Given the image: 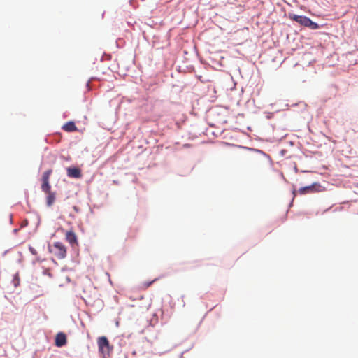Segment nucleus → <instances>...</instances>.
Masks as SVG:
<instances>
[{
	"mask_svg": "<svg viewBox=\"0 0 358 358\" xmlns=\"http://www.w3.org/2000/svg\"><path fill=\"white\" fill-rule=\"evenodd\" d=\"M50 189H51V185H50L49 181H42L41 189L43 192H44L45 193L52 192L50 191Z\"/></svg>",
	"mask_w": 358,
	"mask_h": 358,
	"instance_id": "9b49d317",
	"label": "nucleus"
},
{
	"mask_svg": "<svg viewBox=\"0 0 358 358\" xmlns=\"http://www.w3.org/2000/svg\"><path fill=\"white\" fill-rule=\"evenodd\" d=\"M14 287H17L20 285V277H19V273L17 272L13 275V280H12Z\"/></svg>",
	"mask_w": 358,
	"mask_h": 358,
	"instance_id": "f8f14e48",
	"label": "nucleus"
},
{
	"mask_svg": "<svg viewBox=\"0 0 358 358\" xmlns=\"http://www.w3.org/2000/svg\"><path fill=\"white\" fill-rule=\"evenodd\" d=\"M292 193V194L294 195V197L296 196V190L295 189H293Z\"/></svg>",
	"mask_w": 358,
	"mask_h": 358,
	"instance_id": "4be33fe9",
	"label": "nucleus"
},
{
	"mask_svg": "<svg viewBox=\"0 0 358 358\" xmlns=\"http://www.w3.org/2000/svg\"><path fill=\"white\" fill-rule=\"evenodd\" d=\"M18 255L20 258L17 260V264H21L22 262V253L21 252H18Z\"/></svg>",
	"mask_w": 358,
	"mask_h": 358,
	"instance_id": "a211bd4d",
	"label": "nucleus"
},
{
	"mask_svg": "<svg viewBox=\"0 0 358 358\" xmlns=\"http://www.w3.org/2000/svg\"><path fill=\"white\" fill-rule=\"evenodd\" d=\"M19 231V229H13V234H17V231Z\"/></svg>",
	"mask_w": 358,
	"mask_h": 358,
	"instance_id": "393cba45",
	"label": "nucleus"
},
{
	"mask_svg": "<svg viewBox=\"0 0 358 358\" xmlns=\"http://www.w3.org/2000/svg\"><path fill=\"white\" fill-rule=\"evenodd\" d=\"M67 176L71 178H80L82 177L81 169L77 166H71L66 169Z\"/></svg>",
	"mask_w": 358,
	"mask_h": 358,
	"instance_id": "39448f33",
	"label": "nucleus"
},
{
	"mask_svg": "<svg viewBox=\"0 0 358 358\" xmlns=\"http://www.w3.org/2000/svg\"><path fill=\"white\" fill-rule=\"evenodd\" d=\"M273 115V113H269L268 115H267V118L268 119H270L271 117V116Z\"/></svg>",
	"mask_w": 358,
	"mask_h": 358,
	"instance_id": "bb28decb",
	"label": "nucleus"
},
{
	"mask_svg": "<svg viewBox=\"0 0 358 358\" xmlns=\"http://www.w3.org/2000/svg\"><path fill=\"white\" fill-rule=\"evenodd\" d=\"M155 280H154L153 281H150V282H146L145 285H146L147 287H149L150 285H152V283Z\"/></svg>",
	"mask_w": 358,
	"mask_h": 358,
	"instance_id": "aec40b11",
	"label": "nucleus"
},
{
	"mask_svg": "<svg viewBox=\"0 0 358 358\" xmlns=\"http://www.w3.org/2000/svg\"><path fill=\"white\" fill-rule=\"evenodd\" d=\"M289 18L301 26L308 27L312 30L320 29L322 26L318 23L313 22L310 18L306 15H299L294 13H289Z\"/></svg>",
	"mask_w": 358,
	"mask_h": 358,
	"instance_id": "f257e3e1",
	"label": "nucleus"
},
{
	"mask_svg": "<svg viewBox=\"0 0 358 358\" xmlns=\"http://www.w3.org/2000/svg\"><path fill=\"white\" fill-rule=\"evenodd\" d=\"M99 352L103 355L106 356V348L109 346V341L107 337L103 336L98 338L97 341Z\"/></svg>",
	"mask_w": 358,
	"mask_h": 358,
	"instance_id": "20e7f679",
	"label": "nucleus"
},
{
	"mask_svg": "<svg viewBox=\"0 0 358 358\" xmlns=\"http://www.w3.org/2000/svg\"><path fill=\"white\" fill-rule=\"evenodd\" d=\"M196 76V78H197L200 81H201V82H204V81L203 80V79H202V78H203V77H202V76Z\"/></svg>",
	"mask_w": 358,
	"mask_h": 358,
	"instance_id": "412c9836",
	"label": "nucleus"
},
{
	"mask_svg": "<svg viewBox=\"0 0 358 358\" xmlns=\"http://www.w3.org/2000/svg\"><path fill=\"white\" fill-rule=\"evenodd\" d=\"M38 220L37 225H38V224H40V217H39V216H38Z\"/></svg>",
	"mask_w": 358,
	"mask_h": 358,
	"instance_id": "c85d7f7f",
	"label": "nucleus"
},
{
	"mask_svg": "<svg viewBox=\"0 0 358 358\" xmlns=\"http://www.w3.org/2000/svg\"><path fill=\"white\" fill-rule=\"evenodd\" d=\"M40 261H41V259L38 257H37L35 261H33L32 263H33V264H34L36 262H40Z\"/></svg>",
	"mask_w": 358,
	"mask_h": 358,
	"instance_id": "b1692460",
	"label": "nucleus"
},
{
	"mask_svg": "<svg viewBox=\"0 0 358 358\" xmlns=\"http://www.w3.org/2000/svg\"><path fill=\"white\" fill-rule=\"evenodd\" d=\"M8 252V250L4 251L3 253V256H5Z\"/></svg>",
	"mask_w": 358,
	"mask_h": 358,
	"instance_id": "cd10ccee",
	"label": "nucleus"
},
{
	"mask_svg": "<svg viewBox=\"0 0 358 358\" xmlns=\"http://www.w3.org/2000/svg\"><path fill=\"white\" fill-rule=\"evenodd\" d=\"M136 0H129V4L132 6H134V2Z\"/></svg>",
	"mask_w": 358,
	"mask_h": 358,
	"instance_id": "5701e85b",
	"label": "nucleus"
},
{
	"mask_svg": "<svg viewBox=\"0 0 358 358\" xmlns=\"http://www.w3.org/2000/svg\"><path fill=\"white\" fill-rule=\"evenodd\" d=\"M62 129L65 131L72 132L77 130V127L73 121H69L62 127Z\"/></svg>",
	"mask_w": 358,
	"mask_h": 358,
	"instance_id": "6e6552de",
	"label": "nucleus"
},
{
	"mask_svg": "<svg viewBox=\"0 0 358 358\" xmlns=\"http://www.w3.org/2000/svg\"><path fill=\"white\" fill-rule=\"evenodd\" d=\"M115 324H116V326H117V327H118V326H119V322H118V321H117V322H115Z\"/></svg>",
	"mask_w": 358,
	"mask_h": 358,
	"instance_id": "c756f323",
	"label": "nucleus"
},
{
	"mask_svg": "<svg viewBox=\"0 0 358 358\" xmlns=\"http://www.w3.org/2000/svg\"><path fill=\"white\" fill-rule=\"evenodd\" d=\"M10 223L13 222V215H12V214L10 215Z\"/></svg>",
	"mask_w": 358,
	"mask_h": 358,
	"instance_id": "a878e982",
	"label": "nucleus"
},
{
	"mask_svg": "<svg viewBox=\"0 0 358 358\" xmlns=\"http://www.w3.org/2000/svg\"><path fill=\"white\" fill-rule=\"evenodd\" d=\"M293 199L292 200L291 203H289V206L292 205Z\"/></svg>",
	"mask_w": 358,
	"mask_h": 358,
	"instance_id": "2f4dec72",
	"label": "nucleus"
},
{
	"mask_svg": "<svg viewBox=\"0 0 358 358\" xmlns=\"http://www.w3.org/2000/svg\"><path fill=\"white\" fill-rule=\"evenodd\" d=\"M67 342L66 336L63 332L57 334L55 340V344L57 347L61 348L66 345Z\"/></svg>",
	"mask_w": 358,
	"mask_h": 358,
	"instance_id": "423d86ee",
	"label": "nucleus"
},
{
	"mask_svg": "<svg viewBox=\"0 0 358 358\" xmlns=\"http://www.w3.org/2000/svg\"><path fill=\"white\" fill-rule=\"evenodd\" d=\"M118 345H119L120 348H121V342H120V341H119V342H118Z\"/></svg>",
	"mask_w": 358,
	"mask_h": 358,
	"instance_id": "7c9ffc66",
	"label": "nucleus"
},
{
	"mask_svg": "<svg viewBox=\"0 0 358 358\" xmlns=\"http://www.w3.org/2000/svg\"><path fill=\"white\" fill-rule=\"evenodd\" d=\"M65 236L66 241H68L72 247L78 244L77 236L73 231H66Z\"/></svg>",
	"mask_w": 358,
	"mask_h": 358,
	"instance_id": "0eeeda50",
	"label": "nucleus"
},
{
	"mask_svg": "<svg viewBox=\"0 0 358 358\" xmlns=\"http://www.w3.org/2000/svg\"><path fill=\"white\" fill-rule=\"evenodd\" d=\"M52 171L50 169L45 171L42 176V181H49V177Z\"/></svg>",
	"mask_w": 358,
	"mask_h": 358,
	"instance_id": "ddd939ff",
	"label": "nucleus"
},
{
	"mask_svg": "<svg viewBox=\"0 0 358 358\" xmlns=\"http://www.w3.org/2000/svg\"><path fill=\"white\" fill-rule=\"evenodd\" d=\"M43 274L45 275H48L49 276L50 278H52V273L48 270V269H45L43 271Z\"/></svg>",
	"mask_w": 358,
	"mask_h": 358,
	"instance_id": "f3484780",
	"label": "nucleus"
},
{
	"mask_svg": "<svg viewBox=\"0 0 358 358\" xmlns=\"http://www.w3.org/2000/svg\"><path fill=\"white\" fill-rule=\"evenodd\" d=\"M28 224H29V222H28V220H27V219H26V220H24L22 222L21 224H20V227H21V228L25 227H27Z\"/></svg>",
	"mask_w": 358,
	"mask_h": 358,
	"instance_id": "dca6fc26",
	"label": "nucleus"
},
{
	"mask_svg": "<svg viewBox=\"0 0 358 358\" xmlns=\"http://www.w3.org/2000/svg\"><path fill=\"white\" fill-rule=\"evenodd\" d=\"M53 247L55 248V250L54 251L52 248L51 245H48V249L50 252L54 253V255L59 259H64L66 257V248L65 245L57 241L55 242L53 244Z\"/></svg>",
	"mask_w": 358,
	"mask_h": 358,
	"instance_id": "f03ea898",
	"label": "nucleus"
},
{
	"mask_svg": "<svg viewBox=\"0 0 358 358\" xmlns=\"http://www.w3.org/2000/svg\"><path fill=\"white\" fill-rule=\"evenodd\" d=\"M113 345H111L110 343H109V346L108 348H106V355H110V354L113 351Z\"/></svg>",
	"mask_w": 358,
	"mask_h": 358,
	"instance_id": "4468645a",
	"label": "nucleus"
},
{
	"mask_svg": "<svg viewBox=\"0 0 358 358\" xmlns=\"http://www.w3.org/2000/svg\"><path fill=\"white\" fill-rule=\"evenodd\" d=\"M321 185L318 182H313V184L304 187H301L299 189L298 192L300 194H306L313 192H317L320 191Z\"/></svg>",
	"mask_w": 358,
	"mask_h": 358,
	"instance_id": "7ed1b4c3",
	"label": "nucleus"
},
{
	"mask_svg": "<svg viewBox=\"0 0 358 358\" xmlns=\"http://www.w3.org/2000/svg\"><path fill=\"white\" fill-rule=\"evenodd\" d=\"M94 78L92 77V78H91V79H90V80H89L87 82V83H86V86H87V87L88 88V90H91V89H92V87H90V81H91V80H94Z\"/></svg>",
	"mask_w": 358,
	"mask_h": 358,
	"instance_id": "6ab92c4d",
	"label": "nucleus"
},
{
	"mask_svg": "<svg viewBox=\"0 0 358 358\" xmlns=\"http://www.w3.org/2000/svg\"><path fill=\"white\" fill-rule=\"evenodd\" d=\"M29 250L34 255H36L37 254V251L36 250V249L31 245L29 246Z\"/></svg>",
	"mask_w": 358,
	"mask_h": 358,
	"instance_id": "2eb2a0df",
	"label": "nucleus"
},
{
	"mask_svg": "<svg viewBox=\"0 0 358 358\" xmlns=\"http://www.w3.org/2000/svg\"><path fill=\"white\" fill-rule=\"evenodd\" d=\"M239 148L261 154V155H264L265 157H266L269 161H271V156L269 155H268L267 153L264 152L262 150H259L257 148H249V147H246V146H241V145H240Z\"/></svg>",
	"mask_w": 358,
	"mask_h": 358,
	"instance_id": "1a4fd4ad",
	"label": "nucleus"
},
{
	"mask_svg": "<svg viewBox=\"0 0 358 358\" xmlns=\"http://www.w3.org/2000/svg\"><path fill=\"white\" fill-rule=\"evenodd\" d=\"M48 195L47 196V199H46V204L48 206H51L55 201V192H50V193H48Z\"/></svg>",
	"mask_w": 358,
	"mask_h": 358,
	"instance_id": "9d476101",
	"label": "nucleus"
}]
</instances>
